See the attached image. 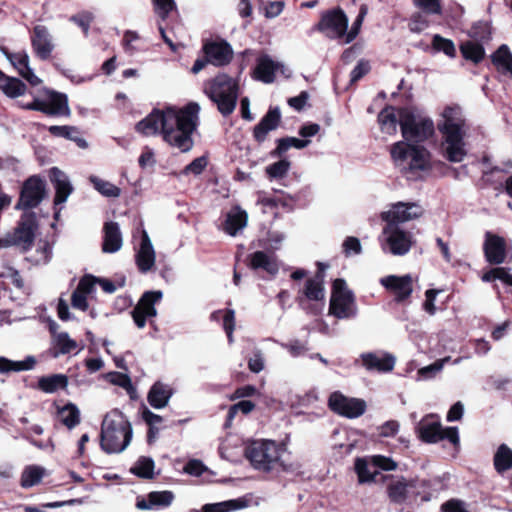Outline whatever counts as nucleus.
Here are the masks:
<instances>
[{"label":"nucleus","instance_id":"6","mask_svg":"<svg viewBox=\"0 0 512 512\" xmlns=\"http://www.w3.org/2000/svg\"><path fill=\"white\" fill-rule=\"evenodd\" d=\"M239 78L221 73L204 85V93L217 105L219 112L230 115L236 107L239 95Z\"/></svg>","mask_w":512,"mask_h":512},{"label":"nucleus","instance_id":"64","mask_svg":"<svg viewBox=\"0 0 512 512\" xmlns=\"http://www.w3.org/2000/svg\"><path fill=\"white\" fill-rule=\"evenodd\" d=\"M8 58L13 66L18 70L19 74L20 71H24L29 67V56L25 51L12 53L8 55Z\"/></svg>","mask_w":512,"mask_h":512},{"label":"nucleus","instance_id":"43","mask_svg":"<svg viewBox=\"0 0 512 512\" xmlns=\"http://www.w3.org/2000/svg\"><path fill=\"white\" fill-rule=\"evenodd\" d=\"M44 476V469L40 466L30 465L27 466L20 478V485L22 488H30L40 483Z\"/></svg>","mask_w":512,"mask_h":512},{"label":"nucleus","instance_id":"28","mask_svg":"<svg viewBox=\"0 0 512 512\" xmlns=\"http://www.w3.org/2000/svg\"><path fill=\"white\" fill-rule=\"evenodd\" d=\"M324 276L318 274L315 278L308 279L303 289V297H300L302 304L304 299L308 301L320 302L322 305L325 300V289L323 286Z\"/></svg>","mask_w":512,"mask_h":512},{"label":"nucleus","instance_id":"32","mask_svg":"<svg viewBox=\"0 0 512 512\" xmlns=\"http://www.w3.org/2000/svg\"><path fill=\"white\" fill-rule=\"evenodd\" d=\"M280 122V112L278 109L269 110L262 118L260 123L254 128V136L257 141L265 140L268 132L277 128Z\"/></svg>","mask_w":512,"mask_h":512},{"label":"nucleus","instance_id":"1","mask_svg":"<svg viewBox=\"0 0 512 512\" xmlns=\"http://www.w3.org/2000/svg\"><path fill=\"white\" fill-rule=\"evenodd\" d=\"M399 121L404 140L391 146V158L405 173L421 177L429 173L433 165L431 152L418 143L435 135V123L425 113L408 108L399 109Z\"/></svg>","mask_w":512,"mask_h":512},{"label":"nucleus","instance_id":"63","mask_svg":"<svg viewBox=\"0 0 512 512\" xmlns=\"http://www.w3.org/2000/svg\"><path fill=\"white\" fill-rule=\"evenodd\" d=\"M372 465L377 469L392 471L397 468V463L390 457L374 455L370 457Z\"/></svg>","mask_w":512,"mask_h":512},{"label":"nucleus","instance_id":"60","mask_svg":"<svg viewBox=\"0 0 512 512\" xmlns=\"http://www.w3.org/2000/svg\"><path fill=\"white\" fill-rule=\"evenodd\" d=\"M432 44L434 49H436L437 51H442L449 57L455 56L456 49L454 43L451 40L443 38L439 35H435L433 37Z\"/></svg>","mask_w":512,"mask_h":512},{"label":"nucleus","instance_id":"55","mask_svg":"<svg viewBox=\"0 0 512 512\" xmlns=\"http://www.w3.org/2000/svg\"><path fill=\"white\" fill-rule=\"evenodd\" d=\"M469 36L476 42H485L490 39V28L485 22L475 23L468 32Z\"/></svg>","mask_w":512,"mask_h":512},{"label":"nucleus","instance_id":"14","mask_svg":"<svg viewBox=\"0 0 512 512\" xmlns=\"http://www.w3.org/2000/svg\"><path fill=\"white\" fill-rule=\"evenodd\" d=\"M160 299V291H146L131 311V316L138 328H144L149 320L154 324L153 318L157 315L155 303Z\"/></svg>","mask_w":512,"mask_h":512},{"label":"nucleus","instance_id":"30","mask_svg":"<svg viewBox=\"0 0 512 512\" xmlns=\"http://www.w3.org/2000/svg\"><path fill=\"white\" fill-rule=\"evenodd\" d=\"M69 384L68 376L65 374H51L38 379L37 388L44 393H55L58 390H65Z\"/></svg>","mask_w":512,"mask_h":512},{"label":"nucleus","instance_id":"62","mask_svg":"<svg viewBox=\"0 0 512 512\" xmlns=\"http://www.w3.org/2000/svg\"><path fill=\"white\" fill-rule=\"evenodd\" d=\"M94 17L93 14L89 11H82L80 13H77L73 15L70 20L75 23L77 26H79L85 35L88 34V31L90 29L91 23L93 21Z\"/></svg>","mask_w":512,"mask_h":512},{"label":"nucleus","instance_id":"7","mask_svg":"<svg viewBox=\"0 0 512 512\" xmlns=\"http://www.w3.org/2000/svg\"><path fill=\"white\" fill-rule=\"evenodd\" d=\"M378 241L384 253L403 256L410 251L413 245V236L400 225L385 223Z\"/></svg>","mask_w":512,"mask_h":512},{"label":"nucleus","instance_id":"5","mask_svg":"<svg viewBox=\"0 0 512 512\" xmlns=\"http://www.w3.org/2000/svg\"><path fill=\"white\" fill-rule=\"evenodd\" d=\"M131 438V424L121 411L114 409L105 415L100 433V447L105 453L122 452Z\"/></svg>","mask_w":512,"mask_h":512},{"label":"nucleus","instance_id":"23","mask_svg":"<svg viewBox=\"0 0 512 512\" xmlns=\"http://www.w3.org/2000/svg\"><path fill=\"white\" fill-rule=\"evenodd\" d=\"M389 499L394 503H403L412 496H417L416 481L397 478L392 480L387 486Z\"/></svg>","mask_w":512,"mask_h":512},{"label":"nucleus","instance_id":"44","mask_svg":"<svg viewBox=\"0 0 512 512\" xmlns=\"http://www.w3.org/2000/svg\"><path fill=\"white\" fill-rule=\"evenodd\" d=\"M460 51L465 59L471 60L474 63H479L485 56L483 46L472 40L463 42L460 45Z\"/></svg>","mask_w":512,"mask_h":512},{"label":"nucleus","instance_id":"52","mask_svg":"<svg viewBox=\"0 0 512 512\" xmlns=\"http://www.w3.org/2000/svg\"><path fill=\"white\" fill-rule=\"evenodd\" d=\"M255 408V404L249 400H242L234 405H232L227 414V420L225 426H230L235 416L241 412L246 415L249 414Z\"/></svg>","mask_w":512,"mask_h":512},{"label":"nucleus","instance_id":"58","mask_svg":"<svg viewBox=\"0 0 512 512\" xmlns=\"http://www.w3.org/2000/svg\"><path fill=\"white\" fill-rule=\"evenodd\" d=\"M367 13H368V6L366 4H362L360 6L359 14H358L356 20L354 21L351 30L348 33H346V38L343 41L344 43L348 44L356 38Z\"/></svg>","mask_w":512,"mask_h":512},{"label":"nucleus","instance_id":"48","mask_svg":"<svg viewBox=\"0 0 512 512\" xmlns=\"http://www.w3.org/2000/svg\"><path fill=\"white\" fill-rule=\"evenodd\" d=\"M310 144V140L308 139H298L295 137H286L278 140V145L273 155H282L290 148L303 149Z\"/></svg>","mask_w":512,"mask_h":512},{"label":"nucleus","instance_id":"11","mask_svg":"<svg viewBox=\"0 0 512 512\" xmlns=\"http://www.w3.org/2000/svg\"><path fill=\"white\" fill-rule=\"evenodd\" d=\"M46 195V185L38 175L28 177L20 191L19 199L15 208L18 210L30 211L36 208Z\"/></svg>","mask_w":512,"mask_h":512},{"label":"nucleus","instance_id":"8","mask_svg":"<svg viewBox=\"0 0 512 512\" xmlns=\"http://www.w3.org/2000/svg\"><path fill=\"white\" fill-rule=\"evenodd\" d=\"M38 227L36 213L33 211L24 212L13 233L6 237L5 244L19 246L24 252L29 251L34 244Z\"/></svg>","mask_w":512,"mask_h":512},{"label":"nucleus","instance_id":"29","mask_svg":"<svg viewBox=\"0 0 512 512\" xmlns=\"http://www.w3.org/2000/svg\"><path fill=\"white\" fill-rule=\"evenodd\" d=\"M249 260L252 269H262L271 275H275L279 270L277 258L273 254L256 251L249 256Z\"/></svg>","mask_w":512,"mask_h":512},{"label":"nucleus","instance_id":"35","mask_svg":"<svg viewBox=\"0 0 512 512\" xmlns=\"http://www.w3.org/2000/svg\"><path fill=\"white\" fill-rule=\"evenodd\" d=\"M53 347L50 349L52 357L57 358L61 354H69L77 348V342L69 337L67 332H59L52 341Z\"/></svg>","mask_w":512,"mask_h":512},{"label":"nucleus","instance_id":"36","mask_svg":"<svg viewBox=\"0 0 512 512\" xmlns=\"http://www.w3.org/2000/svg\"><path fill=\"white\" fill-rule=\"evenodd\" d=\"M160 122V108L154 107L152 112L135 125V130L143 136L155 135Z\"/></svg>","mask_w":512,"mask_h":512},{"label":"nucleus","instance_id":"26","mask_svg":"<svg viewBox=\"0 0 512 512\" xmlns=\"http://www.w3.org/2000/svg\"><path fill=\"white\" fill-rule=\"evenodd\" d=\"M50 180L54 184L55 188L54 205H60L67 200L73 191V187L66 179L65 174L57 167L51 168Z\"/></svg>","mask_w":512,"mask_h":512},{"label":"nucleus","instance_id":"18","mask_svg":"<svg viewBox=\"0 0 512 512\" xmlns=\"http://www.w3.org/2000/svg\"><path fill=\"white\" fill-rule=\"evenodd\" d=\"M380 283L395 296L397 302L408 299L413 291V282L410 275H388L382 277Z\"/></svg>","mask_w":512,"mask_h":512},{"label":"nucleus","instance_id":"19","mask_svg":"<svg viewBox=\"0 0 512 512\" xmlns=\"http://www.w3.org/2000/svg\"><path fill=\"white\" fill-rule=\"evenodd\" d=\"M483 250L486 261L490 264L499 265L506 260V242L505 239L499 235L486 232Z\"/></svg>","mask_w":512,"mask_h":512},{"label":"nucleus","instance_id":"40","mask_svg":"<svg viewBox=\"0 0 512 512\" xmlns=\"http://www.w3.org/2000/svg\"><path fill=\"white\" fill-rule=\"evenodd\" d=\"M61 423L69 430L73 429L80 423V411L73 403H67L57 411Z\"/></svg>","mask_w":512,"mask_h":512},{"label":"nucleus","instance_id":"45","mask_svg":"<svg viewBox=\"0 0 512 512\" xmlns=\"http://www.w3.org/2000/svg\"><path fill=\"white\" fill-rule=\"evenodd\" d=\"M494 466L497 472L503 473L512 467V450L505 444L497 449L494 456Z\"/></svg>","mask_w":512,"mask_h":512},{"label":"nucleus","instance_id":"27","mask_svg":"<svg viewBox=\"0 0 512 512\" xmlns=\"http://www.w3.org/2000/svg\"><path fill=\"white\" fill-rule=\"evenodd\" d=\"M122 245V236L117 222L110 221L104 225L102 250L105 253H115Z\"/></svg>","mask_w":512,"mask_h":512},{"label":"nucleus","instance_id":"53","mask_svg":"<svg viewBox=\"0 0 512 512\" xmlns=\"http://www.w3.org/2000/svg\"><path fill=\"white\" fill-rule=\"evenodd\" d=\"M238 449L239 446L236 440L226 438L219 446V454L225 460L234 461L238 456Z\"/></svg>","mask_w":512,"mask_h":512},{"label":"nucleus","instance_id":"38","mask_svg":"<svg viewBox=\"0 0 512 512\" xmlns=\"http://www.w3.org/2000/svg\"><path fill=\"white\" fill-rule=\"evenodd\" d=\"M248 506L249 499L238 498L213 504H206L203 506V512H229L243 509Z\"/></svg>","mask_w":512,"mask_h":512},{"label":"nucleus","instance_id":"59","mask_svg":"<svg viewBox=\"0 0 512 512\" xmlns=\"http://www.w3.org/2000/svg\"><path fill=\"white\" fill-rule=\"evenodd\" d=\"M285 233L279 230H269L266 238L262 240V244L267 246L270 250H278L285 240Z\"/></svg>","mask_w":512,"mask_h":512},{"label":"nucleus","instance_id":"10","mask_svg":"<svg viewBox=\"0 0 512 512\" xmlns=\"http://www.w3.org/2000/svg\"><path fill=\"white\" fill-rule=\"evenodd\" d=\"M329 310L339 319L351 318L357 313L353 294L343 279H336L333 283Z\"/></svg>","mask_w":512,"mask_h":512},{"label":"nucleus","instance_id":"9","mask_svg":"<svg viewBox=\"0 0 512 512\" xmlns=\"http://www.w3.org/2000/svg\"><path fill=\"white\" fill-rule=\"evenodd\" d=\"M420 439L427 443H436L447 439L454 446L459 445V434L456 427L442 428L441 423L435 415L424 417L417 426Z\"/></svg>","mask_w":512,"mask_h":512},{"label":"nucleus","instance_id":"3","mask_svg":"<svg viewBox=\"0 0 512 512\" xmlns=\"http://www.w3.org/2000/svg\"><path fill=\"white\" fill-rule=\"evenodd\" d=\"M437 130L441 135L440 151L452 163L462 162L467 154L468 125L463 109L459 105H447L439 113Z\"/></svg>","mask_w":512,"mask_h":512},{"label":"nucleus","instance_id":"50","mask_svg":"<svg viewBox=\"0 0 512 512\" xmlns=\"http://www.w3.org/2000/svg\"><path fill=\"white\" fill-rule=\"evenodd\" d=\"M482 280L484 282L500 280L504 284L512 287V274L510 273V269L505 267H497L490 269L489 271L483 274Z\"/></svg>","mask_w":512,"mask_h":512},{"label":"nucleus","instance_id":"57","mask_svg":"<svg viewBox=\"0 0 512 512\" xmlns=\"http://www.w3.org/2000/svg\"><path fill=\"white\" fill-rule=\"evenodd\" d=\"M207 165H208V158L206 156H201V157L195 158L190 164L185 166V168L181 171V175L198 176L205 170Z\"/></svg>","mask_w":512,"mask_h":512},{"label":"nucleus","instance_id":"61","mask_svg":"<svg viewBox=\"0 0 512 512\" xmlns=\"http://www.w3.org/2000/svg\"><path fill=\"white\" fill-rule=\"evenodd\" d=\"M153 506H160V491H153L148 494V499L138 496L136 499V507L139 510H149Z\"/></svg>","mask_w":512,"mask_h":512},{"label":"nucleus","instance_id":"37","mask_svg":"<svg viewBox=\"0 0 512 512\" xmlns=\"http://www.w3.org/2000/svg\"><path fill=\"white\" fill-rule=\"evenodd\" d=\"M35 365L36 359L33 356H28L23 361H13L6 357H0V373L2 374L31 370Z\"/></svg>","mask_w":512,"mask_h":512},{"label":"nucleus","instance_id":"13","mask_svg":"<svg viewBox=\"0 0 512 512\" xmlns=\"http://www.w3.org/2000/svg\"><path fill=\"white\" fill-rule=\"evenodd\" d=\"M423 213L424 209L418 202H396L382 211L380 217L385 223L400 225L420 218Z\"/></svg>","mask_w":512,"mask_h":512},{"label":"nucleus","instance_id":"34","mask_svg":"<svg viewBox=\"0 0 512 512\" xmlns=\"http://www.w3.org/2000/svg\"><path fill=\"white\" fill-rule=\"evenodd\" d=\"M355 471L360 484L372 483L378 475V470L372 465L370 457L357 458L355 460Z\"/></svg>","mask_w":512,"mask_h":512},{"label":"nucleus","instance_id":"15","mask_svg":"<svg viewBox=\"0 0 512 512\" xmlns=\"http://www.w3.org/2000/svg\"><path fill=\"white\" fill-rule=\"evenodd\" d=\"M329 407L341 416L357 418L364 414L366 403L361 399L348 398L339 392H334L329 397Z\"/></svg>","mask_w":512,"mask_h":512},{"label":"nucleus","instance_id":"24","mask_svg":"<svg viewBox=\"0 0 512 512\" xmlns=\"http://www.w3.org/2000/svg\"><path fill=\"white\" fill-rule=\"evenodd\" d=\"M135 262L141 273H147L155 266V251L146 231L142 232L140 247L135 255Z\"/></svg>","mask_w":512,"mask_h":512},{"label":"nucleus","instance_id":"47","mask_svg":"<svg viewBox=\"0 0 512 512\" xmlns=\"http://www.w3.org/2000/svg\"><path fill=\"white\" fill-rule=\"evenodd\" d=\"M0 89L10 98H16L26 92V85L18 78L7 76Z\"/></svg>","mask_w":512,"mask_h":512},{"label":"nucleus","instance_id":"25","mask_svg":"<svg viewBox=\"0 0 512 512\" xmlns=\"http://www.w3.org/2000/svg\"><path fill=\"white\" fill-rule=\"evenodd\" d=\"M247 223V212L240 206H234L227 212L222 228L229 236L235 237L244 230Z\"/></svg>","mask_w":512,"mask_h":512},{"label":"nucleus","instance_id":"16","mask_svg":"<svg viewBox=\"0 0 512 512\" xmlns=\"http://www.w3.org/2000/svg\"><path fill=\"white\" fill-rule=\"evenodd\" d=\"M348 19L343 11L334 10L322 16L318 25L320 31L333 39L346 38Z\"/></svg>","mask_w":512,"mask_h":512},{"label":"nucleus","instance_id":"4","mask_svg":"<svg viewBox=\"0 0 512 512\" xmlns=\"http://www.w3.org/2000/svg\"><path fill=\"white\" fill-rule=\"evenodd\" d=\"M289 454L288 444L284 441L261 439L251 442L245 448V456L251 466L266 474L292 471L293 465L287 459Z\"/></svg>","mask_w":512,"mask_h":512},{"label":"nucleus","instance_id":"31","mask_svg":"<svg viewBox=\"0 0 512 512\" xmlns=\"http://www.w3.org/2000/svg\"><path fill=\"white\" fill-rule=\"evenodd\" d=\"M378 123L383 133L394 135L400 125L399 110L394 107H385L378 115Z\"/></svg>","mask_w":512,"mask_h":512},{"label":"nucleus","instance_id":"51","mask_svg":"<svg viewBox=\"0 0 512 512\" xmlns=\"http://www.w3.org/2000/svg\"><path fill=\"white\" fill-rule=\"evenodd\" d=\"M91 182L93 183L94 188L106 197H118L121 193V189L111 182L97 177H92Z\"/></svg>","mask_w":512,"mask_h":512},{"label":"nucleus","instance_id":"17","mask_svg":"<svg viewBox=\"0 0 512 512\" xmlns=\"http://www.w3.org/2000/svg\"><path fill=\"white\" fill-rule=\"evenodd\" d=\"M276 72H280L286 77H289L291 74L290 70L282 62L274 61L268 55H262L257 59L253 75L256 80L270 84L274 82Z\"/></svg>","mask_w":512,"mask_h":512},{"label":"nucleus","instance_id":"56","mask_svg":"<svg viewBox=\"0 0 512 512\" xmlns=\"http://www.w3.org/2000/svg\"><path fill=\"white\" fill-rule=\"evenodd\" d=\"M103 377L106 381L113 385L119 386L123 389H132V381L127 374L111 371L104 374Z\"/></svg>","mask_w":512,"mask_h":512},{"label":"nucleus","instance_id":"22","mask_svg":"<svg viewBox=\"0 0 512 512\" xmlns=\"http://www.w3.org/2000/svg\"><path fill=\"white\" fill-rule=\"evenodd\" d=\"M203 51L209 63L215 66L228 64L233 57L231 46L225 41H211L203 46Z\"/></svg>","mask_w":512,"mask_h":512},{"label":"nucleus","instance_id":"12","mask_svg":"<svg viewBox=\"0 0 512 512\" xmlns=\"http://www.w3.org/2000/svg\"><path fill=\"white\" fill-rule=\"evenodd\" d=\"M23 107L26 110L42 112L47 116H69L71 113L67 95L54 90L48 91V101L34 98Z\"/></svg>","mask_w":512,"mask_h":512},{"label":"nucleus","instance_id":"46","mask_svg":"<svg viewBox=\"0 0 512 512\" xmlns=\"http://www.w3.org/2000/svg\"><path fill=\"white\" fill-rule=\"evenodd\" d=\"M130 472L139 478L151 479L154 475V461L145 456H141L130 468Z\"/></svg>","mask_w":512,"mask_h":512},{"label":"nucleus","instance_id":"49","mask_svg":"<svg viewBox=\"0 0 512 512\" xmlns=\"http://www.w3.org/2000/svg\"><path fill=\"white\" fill-rule=\"evenodd\" d=\"M449 360H450V357H445L443 359L435 361L434 363H432L428 366L420 368L417 371L416 380L424 381V380H429V379L434 378L436 376V374L439 373L443 369L444 364L446 362H448Z\"/></svg>","mask_w":512,"mask_h":512},{"label":"nucleus","instance_id":"41","mask_svg":"<svg viewBox=\"0 0 512 512\" xmlns=\"http://www.w3.org/2000/svg\"><path fill=\"white\" fill-rule=\"evenodd\" d=\"M492 62L502 73H509L512 77V54L507 45H501L492 55Z\"/></svg>","mask_w":512,"mask_h":512},{"label":"nucleus","instance_id":"2","mask_svg":"<svg viewBox=\"0 0 512 512\" xmlns=\"http://www.w3.org/2000/svg\"><path fill=\"white\" fill-rule=\"evenodd\" d=\"M199 112L200 106L196 102L183 107H163L162 135L165 141L181 152H189L194 146L192 135L199 124Z\"/></svg>","mask_w":512,"mask_h":512},{"label":"nucleus","instance_id":"39","mask_svg":"<svg viewBox=\"0 0 512 512\" xmlns=\"http://www.w3.org/2000/svg\"><path fill=\"white\" fill-rule=\"evenodd\" d=\"M139 411L143 421L148 426L147 442L149 444L154 443L157 440L159 432L156 425L160 423V416L151 412L145 404H141Z\"/></svg>","mask_w":512,"mask_h":512},{"label":"nucleus","instance_id":"20","mask_svg":"<svg viewBox=\"0 0 512 512\" xmlns=\"http://www.w3.org/2000/svg\"><path fill=\"white\" fill-rule=\"evenodd\" d=\"M31 46L40 60H48L54 49L51 35L44 25L34 26L31 34Z\"/></svg>","mask_w":512,"mask_h":512},{"label":"nucleus","instance_id":"21","mask_svg":"<svg viewBox=\"0 0 512 512\" xmlns=\"http://www.w3.org/2000/svg\"><path fill=\"white\" fill-rule=\"evenodd\" d=\"M362 365L368 371H377L386 373L393 370L396 359L392 354L387 352H369L361 355Z\"/></svg>","mask_w":512,"mask_h":512},{"label":"nucleus","instance_id":"54","mask_svg":"<svg viewBox=\"0 0 512 512\" xmlns=\"http://www.w3.org/2000/svg\"><path fill=\"white\" fill-rule=\"evenodd\" d=\"M290 162L287 159H282L266 167V173L270 178L281 179L290 169Z\"/></svg>","mask_w":512,"mask_h":512},{"label":"nucleus","instance_id":"33","mask_svg":"<svg viewBox=\"0 0 512 512\" xmlns=\"http://www.w3.org/2000/svg\"><path fill=\"white\" fill-rule=\"evenodd\" d=\"M49 133L54 137H62L71 141H74L78 147L87 148L88 144L86 140L79 136V131L74 126L69 125H52L48 127Z\"/></svg>","mask_w":512,"mask_h":512},{"label":"nucleus","instance_id":"42","mask_svg":"<svg viewBox=\"0 0 512 512\" xmlns=\"http://www.w3.org/2000/svg\"><path fill=\"white\" fill-rule=\"evenodd\" d=\"M222 318L223 320V328L227 334V338L229 343L234 341L233 331L235 328V311L232 309L227 310H217L211 314V319L214 321H219Z\"/></svg>","mask_w":512,"mask_h":512}]
</instances>
